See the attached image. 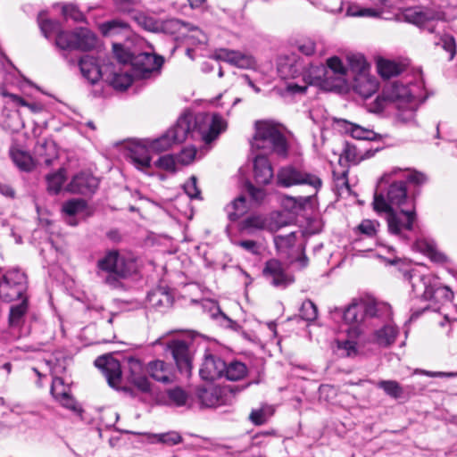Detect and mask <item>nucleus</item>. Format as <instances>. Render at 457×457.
Returning <instances> with one entry per match:
<instances>
[{"label": "nucleus", "instance_id": "nucleus-1", "mask_svg": "<svg viewBox=\"0 0 457 457\" xmlns=\"http://www.w3.org/2000/svg\"><path fill=\"white\" fill-rule=\"evenodd\" d=\"M225 129V121L219 114L191 112L183 113L167 133L176 144L183 143L188 137L210 144Z\"/></svg>", "mask_w": 457, "mask_h": 457}, {"label": "nucleus", "instance_id": "nucleus-2", "mask_svg": "<svg viewBox=\"0 0 457 457\" xmlns=\"http://www.w3.org/2000/svg\"><path fill=\"white\" fill-rule=\"evenodd\" d=\"M334 312H337L344 322L349 326L347 336L352 338H358L364 332L370 320L389 321L392 318L391 306L374 299H354L344 310L335 308Z\"/></svg>", "mask_w": 457, "mask_h": 457}, {"label": "nucleus", "instance_id": "nucleus-3", "mask_svg": "<svg viewBox=\"0 0 457 457\" xmlns=\"http://www.w3.org/2000/svg\"><path fill=\"white\" fill-rule=\"evenodd\" d=\"M133 41L135 44L129 40L124 44L113 43V54L120 63L131 64L135 76L146 78L162 67L163 59L153 53L141 51L142 46L145 45L143 39L135 37Z\"/></svg>", "mask_w": 457, "mask_h": 457}, {"label": "nucleus", "instance_id": "nucleus-4", "mask_svg": "<svg viewBox=\"0 0 457 457\" xmlns=\"http://www.w3.org/2000/svg\"><path fill=\"white\" fill-rule=\"evenodd\" d=\"M39 26L46 38L56 33L55 45L61 49L90 51L96 46V34L87 28H78L72 31L62 30L60 24L52 20H44Z\"/></svg>", "mask_w": 457, "mask_h": 457}, {"label": "nucleus", "instance_id": "nucleus-5", "mask_svg": "<svg viewBox=\"0 0 457 457\" xmlns=\"http://www.w3.org/2000/svg\"><path fill=\"white\" fill-rule=\"evenodd\" d=\"M373 207L377 212L386 213V222L388 232L407 241L408 237L404 235L405 230H411L413 223L416 220V212L412 205L411 209L395 211L387 204L382 194L375 193Z\"/></svg>", "mask_w": 457, "mask_h": 457}, {"label": "nucleus", "instance_id": "nucleus-6", "mask_svg": "<svg viewBox=\"0 0 457 457\" xmlns=\"http://www.w3.org/2000/svg\"><path fill=\"white\" fill-rule=\"evenodd\" d=\"M252 148L265 149L280 156H287V144L285 136L270 122L256 121Z\"/></svg>", "mask_w": 457, "mask_h": 457}, {"label": "nucleus", "instance_id": "nucleus-7", "mask_svg": "<svg viewBox=\"0 0 457 457\" xmlns=\"http://www.w3.org/2000/svg\"><path fill=\"white\" fill-rule=\"evenodd\" d=\"M27 291V276L18 269L8 270L0 281V298L4 302L29 298Z\"/></svg>", "mask_w": 457, "mask_h": 457}, {"label": "nucleus", "instance_id": "nucleus-8", "mask_svg": "<svg viewBox=\"0 0 457 457\" xmlns=\"http://www.w3.org/2000/svg\"><path fill=\"white\" fill-rule=\"evenodd\" d=\"M277 184L283 187L305 185L318 191L322 186V180L314 173L293 165H287L278 170Z\"/></svg>", "mask_w": 457, "mask_h": 457}, {"label": "nucleus", "instance_id": "nucleus-9", "mask_svg": "<svg viewBox=\"0 0 457 457\" xmlns=\"http://www.w3.org/2000/svg\"><path fill=\"white\" fill-rule=\"evenodd\" d=\"M346 69L341 60L333 56L327 60V66L321 65L318 68V74L315 79L319 80L322 87L328 90H335L342 87Z\"/></svg>", "mask_w": 457, "mask_h": 457}, {"label": "nucleus", "instance_id": "nucleus-10", "mask_svg": "<svg viewBox=\"0 0 457 457\" xmlns=\"http://www.w3.org/2000/svg\"><path fill=\"white\" fill-rule=\"evenodd\" d=\"M411 100H414V96L410 88L402 83L394 81L387 83L383 87L382 93L375 100L374 110L381 112L390 103L405 104Z\"/></svg>", "mask_w": 457, "mask_h": 457}, {"label": "nucleus", "instance_id": "nucleus-11", "mask_svg": "<svg viewBox=\"0 0 457 457\" xmlns=\"http://www.w3.org/2000/svg\"><path fill=\"white\" fill-rule=\"evenodd\" d=\"M166 351L170 353L179 372L189 376L195 352L193 344L186 340H171L167 344Z\"/></svg>", "mask_w": 457, "mask_h": 457}, {"label": "nucleus", "instance_id": "nucleus-12", "mask_svg": "<svg viewBox=\"0 0 457 457\" xmlns=\"http://www.w3.org/2000/svg\"><path fill=\"white\" fill-rule=\"evenodd\" d=\"M403 15L408 22L426 28L429 33L435 32L434 21L445 20L444 12L430 7L409 8L404 12Z\"/></svg>", "mask_w": 457, "mask_h": 457}, {"label": "nucleus", "instance_id": "nucleus-13", "mask_svg": "<svg viewBox=\"0 0 457 457\" xmlns=\"http://www.w3.org/2000/svg\"><path fill=\"white\" fill-rule=\"evenodd\" d=\"M29 309V298L22 300L10 307L8 318V331L5 338L9 341H14L23 336L22 327L25 322V317Z\"/></svg>", "mask_w": 457, "mask_h": 457}, {"label": "nucleus", "instance_id": "nucleus-14", "mask_svg": "<svg viewBox=\"0 0 457 457\" xmlns=\"http://www.w3.org/2000/svg\"><path fill=\"white\" fill-rule=\"evenodd\" d=\"M159 30L174 37L175 39L184 37L187 32L192 31V38H196L198 43L205 44L207 42L206 36L198 29H191L190 24L181 20L171 18L159 22Z\"/></svg>", "mask_w": 457, "mask_h": 457}, {"label": "nucleus", "instance_id": "nucleus-15", "mask_svg": "<svg viewBox=\"0 0 457 457\" xmlns=\"http://www.w3.org/2000/svg\"><path fill=\"white\" fill-rule=\"evenodd\" d=\"M403 278L409 281L412 291L417 297L420 296L424 300L431 297V287L435 281V277L430 274H421L416 270H404L403 271Z\"/></svg>", "mask_w": 457, "mask_h": 457}, {"label": "nucleus", "instance_id": "nucleus-16", "mask_svg": "<svg viewBox=\"0 0 457 457\" xmlns=\"http://www.w3.org/2000/svg\"><path fill=\"white\" fill-rule=\"evenodd\" d=\"M95 365L103 372L110 386L117 388L121 381L120 362L111 355L99 356Z\"/></svg>", "mask_w": 457, "mask_h": 457}, {"label": "nucleus", "instance_id": "nucleus-17", "mask_svg": "<svg viewBox=\"0 0 457 457\" xmlns=\"http://www.w3.org/2000/svg\"><path fill=\"white\" fill-rule=\"evenodd\" d=\"M150 151V146L146 147L138 141H131L127 143L124 154L138 170H145L151 166Z\"/></svg>", "mask_w": 457, "mask_h": 457}, {"label": "nucleus", "instance_id": "nucleus-18", "mask_svg": "<svg viewBox=\"0 0 457 457\" xmlns=\"http://www.w3.org/2000/svg\"><path fill=\"white\" fill-rule=\"evenodd\" d=\"M225 363L220 356L206 351L199 370L200 377L210 381L223 378Z\"/></svg>", "mask_w": 457, "mask_h": 457}, {"label": "nucleus", "instance_id": "nucleus-19", "mask_svg": "<svg viewBox=\"0 0 457 457\" xmlns=\"http://www.w3.org/2000/svg\"><path fill=\"white\" fill-rule=\"evenodd\" d=\"M98 185V179L92 173L81 171L72 178L67 190L73 194L91 195L95 193Z\"/></svg>", "mask_w": 457, "mask_h": 457}, {"label": "nucleus", "instance_id": "nucleus-20", "mask_svg": "<svg viewBox=\"0 0 457 457\" xmlns=\"http://www.w3.org/2000/svg\"><path fill=\"white\" fill-rule=\"evenodd\" d=\"M262 274L274 287H286L293 281L277 259H270L265 262Z\"/></svg>", "mask_w": 457, "mask_h": 457}, {"label": "nucleus", "instance_id": "nucleus-21", "mask_svg": "<svg viewBox=\"0 0 457 457\" xmlns=\"http://www.w3.org/2000/svg\"><path fill=\"white\" fill-rule=\"evenodd\" d=\"M97 266L101 270L112 272L119 277H127L129 274L124 258L116 251L107 253L104 258L98 261Z\"/></svg>", "mask_w": 457, "mask_h": 457}, {"label": "nucleus", "instance_id": "nucleus-22", "mask_svg": "<svg viewBox=\"0 0 457 457\" xmlns=\"http://www.w3.org/2000/svg\"><path fill=\"white\" fill-rule=\"evenodd\" d=\"M147 372L152 378L163 384L172 383L175 379L172 365L166 363L164 361H150L147 365Z\"/></svg>", "mask_w": 457, "mask_h": 457}, {"label": "nucleus", "instance_id": "nucleus-23", "mask_svg": "<svg viewBox=\"0 0 457 457\" xmlns=\"http://www.w3.org/2000/svg\"><path fill=\"white\" fill-rule=\"evenodd\" d=\"M216 58L241 69H251L255 65V61L252 55L239 51L220 49L217 53Z\"/></svg>", "mask_w": 457, "mask_h": 457}, {"label": "nucleus", "instance_id": "nucleus-24", "mask_svg": "<svg viewBox=\"0 0 457 457\" xmlns=\"http://www.w3.org/2000/svg\"><path fill=\"white\" fill-rule=\"evenodd\" d=\"M254 180L258 185H268L274 178L272 166L268 158L262 154H257L253 160Z\"/></svg>", "mask_w": 457, "mask_h": 457}, {"label": "nucleus", "instance_id": "nucleus-25", "mask_svg": "<svg viewBox=\"0 0 457 457\" xmlns=\"http://www.w3.org/2000/svg\"><path fill=\"white\" fill-rule=\"evenodd\" d=\"M79 67L81 75L90 84H96L102 78V71L100 69L97 60L89 55H85L79 61Z\"/></svg>", "mask_w": 457, "mask_h": 457}, {"label": "nucleus", "instance_id": "nucleus-26", "mask_svg": "<svg viewBox=\"0 0 457 457\" xmlns=\"http://www.w3.org/2000/svg\"><path fill=\"white\" fill-rule=\"evenodd\" d=\"M239 232L245 236H255L268 229V220L263 215L251 214L242 220L238 225Z\"/></svg>", "mask_w": 457, "mask_h": 457}, {"label": "nucleus", "instance_id": "nucleus-27", "mask_svg": "<svg viewBox=\"0 0 457 457\" xmlns=\"http://www.w3.org/2000/svg\"><path fill=\"white\" fill-rule=\"evenodd\" d=\"M353 87L361 97L369 98L378 90V81L368 72L359 73L354 77Z\"/></svg>", "mask_w": 457, "mask_h": 457}, {"label": "nucleus", "instance_id": "nucleus-28", "mask_svg": "<svg viewBox=\"0 0 457 457\" xmlns=\"http://www.w3.org/2000/svg\"><path fill=\"white\" fill-rule=\"evenodd\" d=\"M99 29L104 37H113L122 35L129 39L131 36L129 24L120 19H113L100 24Z\"/></svg>", "mask_w": 457, "mask_h": 457}, {"label": "nucleus", "instance_id": "nucleus-29", "mask_svg": "<svg viewBox=\"0 0 457 457\" xmlns=\"http://www.w3.org/2000/svg\"><path fill=\"white\" fill-rule=\"evenodd\" d=\"M341 122L344 131L347 134H350L351 137L355 139L375 141L379 140L382 137L381 135L358 124L352 123L345 120Z\"/></svg>", "mask_w": 457, "mask_h": 457}, {"label": "nucleus", "instance_id": "nucleus-30", "mask_svg": "<svg viewBox=\"0 0 457 457\" xmlns=\"http://www.w3.org/2000/svg\"><path fill=\"white\" fill-rule=\"evenodd\" d=\"M386 202L389 206L397 205L401 207L407 203V187L404 181H395L390 184Z\"/></svg>", "mask_w": 457, "mask_h": 457}, {"label": "nucleus", "instance_id": "nucleus-31", "mask_svg": "<svg viewBox=\"0 0 457 457\" xmlns=\"http://www.w3.org/2000/svg\"><path fill=\"white\" fill-rule=\"evenodd\" d=\"M195 395L204 407H214L220 402V390L214 386H198Z\"/></svg>", "mask_w": 457, "mask_h": 457}, {"label": "nucleus", "instance_id": "nucleus-32", "mask_svg": "<svg viewBox=\"0 0 457 457\" xmlns=\"http://www.w3.org/2000/svg\"><path fill=\"white\" fill-rule=\"evenodd\" d=\"M35 154L38 162L50 166L53 161L57 158L54 143L47 140L38 143L35 147Z\"/></svg>", "mask_w": 457, "mask_h": 457}, {"label": "nucleus", "instance_id": "nucleus-33", "mask_svg": "<svg viewBox=\"0 0 457 457\" xmlns=\"http://www.w3.org/2000/svg\"><path fill=\"white\" fill-rule=\"evenodd\" d=\"M10 156L14 164L24 171H29L34 166L31 155L17 146H12L9 151Z\"/></svg>", "mask_w": 457, "mask_h": 457}, {"label": "nucleus", "instance_id": "nucleus-34", "mask_svg": "<svg viewBox=\"0 0 457 457\" xmlns=\"http://www.w3.org/2000/svg\"><path fill=\"white\" fill-rule=\"evenodd\" d=\"M395 119L398 123L411 124L415 121L416 101L411 100L405 104H397Z\"/></svg>", "mask_w": 457, "mask_h": 457}, {"label": "nucleus", "instance_id": "nucleus-35", "mask_svg": "<svg viewBox=\"0 0 457 457\" xmlns=\"http://www.w3.org/2000/svg\"><path fill=\"white\" fill-rule=\"evenodd\" d=\"M398 335V329L392 324H386L381 328L376 330L375 339L380 346H389L395 343Z\"/></svg>", "mask_w": 457, "mask_h": 457}, {"label": "nucleus", "instance_id": "nucleus-36", "mask_svg": "<svg viewBox=\"0 0 457 457\" xmlns=\"http://www.w3.org/2000/svg\"><path fill=\"white\" fill-rule=\"evenodd\" d=\"M247 367L245 363L233 361L229 363H225L223 378L231 381H237L244 378L247 374Z\"/></svg>", "mask_w": 457, "mask_h": 457}, {"label": "nucleus", "instance_id": "nucleus-37", "mask_svg": "<svg viewBox=\"0 0 457 457\" xmlns=\"http://www.w3.org/2000/svg\"><path fill=\"white\" fill-rule=\"evenodd\" d=\"M247 211L246 199L240 195L234 199L225 207L228 218L230 221H236L242 217Z\"/></svg>", "mask_w": 457, "mask_h": 457}, {"label": "nucleus", "instance_id": "nucleus-38", "mask_svg": "<svg viewBox=\"0 0 457 457\" xmlns=\"http://www.w3.org/2000/svg\"><path fill=\"white\" fill-rule=\"evenodd\" d=\"M148 301L153 307L162 310L171 307L173 298L168 292L158 289L148 295Z\"/></svg>", "mask_w": 457, "mask_h": 457}, {"label": "nucleus", "instance_id": "nucleus-39", "mask_svg": "<svg viewBox=\"0 0 457 457\" xmlns=\"http://www.w3.org/2000/svg\"><path fill=\"white\" fill-rule=\"evenodd\" d=\"M66 170L64 169H59L56 172L46 176L47 191L50 194L57 195L65 181Z\"/></svg>", "mask_w": 457, "mask_h": 457}, {"label": "nucleus", "instance_id": "nucleus-40", "mask_svg": "<svg viewBox=\"0 0 457 457\" xmlns=\"http://www.w3.org/2000/svg\"><path fill=\"white\" fill-rule=\"evenodd\" d=\"M430 290L431 297L428 300H434L436 302H449L453 297V293L448 287L441 286L437 281L436 278L433 283V287Z\"/></svg>", "mask_w": 457, "mask_h": 457}, {"label": "nucleus", "instance_id": "nucleus-41", "mask_svg": "<svg viewBox=\"0 0 457 457\" xmlns=\"http://www.w3.org/2000/svg\"><path fill=\"white\" fill-rule=\"evenodd\" d=\"M362 159H363V155L358 150V148L355 145H353L349 142L345 143L342 154H340V159H339L340 162L344 160L346 162H351V163L356 164Z\"/></svg>", "mask_w": 457, "mask_h": 457}, {"label": "nucleus", "instance_id": "nucleus-42", "mask_svg": "<svg viewBox=\"0 0 457 457\" xmlns=\"http://www.w3.org/2000/svg\"><path fill=\"white\" fill-rule=\"evenodd\" d=\"M435 45L441 47L448 54V61H452L454 58L456 54V42L452 35L444 34L439 36Z\"/></svg>", "mask_w": 457, "mask_h": 457}, {"label": "nucleus", "instance_id": "nucleus-43", "mask_svg": "<svg viewBox=\"0 0 457 457\" xmlns=\"http://www.w3.org/2000/svg\"><path fill=\"white\" fill-rule=\"evenodd\" d=\"M378 71L381 77L389 79L398 75L401 72V67L393 61L381 59L378 62Z\"/></svg>", "mask_w": 457, "mask_h": 457}, {"label": "nucleus", "instance_id": "nucleus-44", "mask_svg": "<svg viewBox=\"0 0 457 457\" xmlns=\"http://www.w3.org/2000/svg\"><path fill=\"white\" fill-rule=\"evenodd\" d=\"M381 12L373 8H362L356 4H347L346 16L351 17H377Z\"/></svg>", "mask_w": 457, "mask_h": 457}, {"label": "nucleus", "instance_id": "nucleus-45", "mask_svg": "<svg viewBox=\"0 0 457 457\" xmlns=\"http://www.w3.org/2000/svg\"><path fill=\"white\" fill-rule=\"evenodd\" d=\"M166 395L169 401L178 407L187 405L189 399L187 393L179 386L168 389Z\"/></svg>", "mask_w": 457, "mask_h": 457}, {"label": "nucleus", "instance_id": "nucleus-46", "mask_svg": "<svg viewBox=\"0 0 457 457\" xmlns=\"http://www.w3.org/2000/svg\"><path fill=\"white\" fill-rule=\"evenodd\" d=\"M378 388H381L385 393L395 398H401L403 395V389L400 384L395 380H381L377 384Z\"/></svg>", "mask_w": 457, "mask_h": 457}, {"label": "nucleus", "instance_id": "nucleus-47", "mask_svg": "<svg viewBox=\"0 0 457 457\" xmlns=\"http://www.w3.org/2000/svg\"><path fill=\"white\" fill-rule=\"evenodd\" d=\"M349 67L355 75L359 73H366L369 68L364 56L360 54H350L347 56Z\"/></svg>", "mask_w": 457, "mask_h": 457}, {"label": "nucleus", "instance_id": "nucleus-48", "mask_svg": "<svg viewBox=\"0 0 457 457\" xmlns=\"http://www.w3.org/2000/svg\"><path fill=\"white\" fill-rule=\"evenodd\" d=\"M273 409L270 406H264L260 409L253 410L249 415V420L254 425L260 426L267 422L272 416Z\"/></svg>", "mask_w": 457, "mask_h": 457}, {"label": "nucleus", "instance_id": "nucleus-49", "mask_svg": "<svg viewBox=\"0 0 457 457\" xmlns=\"http://www.w3.org/2000/svg\"><path fill=\"white\" fill-rule=\"evenodd\" d=\"M87 207V203L83 199H71L66 201L62 205V211L70 217H73L79 212H83Z\"/></svg>", "mask_w": 457, "mask_h": 457}, {"label": "nucleus", "instance_id": "nucleus-50", "mask_svg": "<svg viewBox=\"0 0 457 457\" xmlns=\"http://www.w3.org/2000/svg\"><path fill=\"white\" fill-rule=\"evenodd\" d=\"M110 83L117 90H125L132 84V77L128 72H115Z\"/></svg>", "mask_w": 457, "mask_h": 457}, {"label": "nucleus", "instance_id": "nucleus-51", "mask_svg": "<svg viewBox=\"0 0 457 457\" xmlns=\"http://www.w3.org/2000/svg\"><path fill=\"white\" fill-rule=\"evenodd\" d=\"M132 18L139 26L146 30H159V22L155 21L153 18L148 17L142 12H134Z\"/></svg>", "mask_w": 457, "mask_h": 457}, {"label": "nucleus", "instance_id": "nucleus-52", "mask_svg": "<svg viewBox=\"0 0 457 457\" xmlns=\"http://www.w3.org/2000/svg\"><path fill=\"white\" fill-rule=\"evenodd\" d=\"M173 144L174 140L166 132L164 135L153 140L150 144V149L155 153L167 151Z\"/></svg>", "mask_w": 457, "mask_h": 457}, {"label": "nucleus", "instance_id": "nucleus-53", "mask_svg": "<svg viewBox=\"0 0 457 457\" xmlns=\"http://www.w3.org/2000/svg\"><path fill=\"white\" fill-rule=\"evenodd\" d=\"M422 244L423 251L433 262L445 263L448 261L447 256L440 252L433 243L424 242Z\"/></svg>", "mask_w": 457, "mask_h": 457}, {"label": "nucleus", "instance_id": "nucleus-54", "mask_svg": "<svg viewBox=\"0 0 457 457\" xmlns=\"http://www.w3.org/2000/svg\"><path fill=\"white\" fill-rule=\"evenodd\" d=\"M235 244H236V245L244 249L245 252H247L253 255H255V256L261 255L262 252L263 250L262 244L256 240L245 239V240H240Z\"/></svg>", "mask_w": 457, "mask_h": 457}, {"label": "nucleus", "instance_id": "nucleus-55", "mask_svg": "<svg viewBox=\"0 0 457 457\" xmlns=\"http://www.w3.org/2000/svg\"><path fill=\"white\" fill-rule=\"evenodd\" d=\"M68 393H70L69 386L65 385L62 378L54 377L51 385V394L54 399L58 400Z\"/></svg>", "mask_w": 457, "mask_h": 457}, {"label": "nucleus", "instance_id": "nucleus-56", "mask_svg": "<svg viewBox=\"0 0 457 457\" xmlns=\"http://www.w3.org/2000/svg\"><path fill=\"white\" fill-rule=\"evenodd\" d=\"M300 315L302 319L307 321H312L316 320L318 316V309L313 302L306 300L302 303L300 309Z\"/></svg>", "mask_w": 457, "mask_h": 457}, {"label": "nucleus", "instance_id": "nucleus-57", "mask_svg": "<svg viewBox=\"0 0 457 457\" xmlns=\"http://www.w3.org/2000/svg\"><path fill=\"white\" fill-rule=\"evenodd\" d=\"M62 15L75 21H82L84 20L83 13L79 10L78 6L73 4H65L62 9Z\"/></svg>", "mask_w": 457, "mask_h": 457}, {"label": "nucleus", "instance_id": "nucleus-58", "mask_svg": "<svg viewBox=\"0 0 457 457\" xmlns=\"http://www.w3.org/2000/svg\"><path fill=\"white\" fill-rule=\"evenodd\" d=\"M379 223L376 220H364L358 226L360 233L366 235L367 237H373L377 234Z\"/></svg>", "mask_w": 457, "mask_h": 457}, {"label": "nucleus", "instance_id": "nucleus-59", "mask_svg": "<svg viewBox=\"0 0 457 457\" xmlns=\"http://www.w3.org/2000/svg\"><path fill=\"white\" fill-rule=\"evenodd\" d=\"M129 381L143 393L151 391V384L144 373L131 377Z\"/></svg>", "mask_w": 457, "mask_h": 457}, {"label": "nucleus", "instance_id": "nucleus-60", "mask_svg": "<svg viewBox=\"0 0 457 457\" xmlns=\"http://www.w3.org/2000/svg\"><path fill=\"white\" fill-rule=\"evenodd\" d=\"M185 193L191 199H200L201 191L197 187V179L195 176L189 178V179L184 185Z\"/></svg>", "mask_w": 457, "mask_h": 457}, {"label": "nucleus", "instance_id": "nucleus-61", "mask_svg": "<svg viewBox=\"0 0 457 457\" xmlns=\"http://www.w3.org/2000/svg\"><path fill=\"white\" fill-rule=\"evenodd\" d=\"M154 165L168 171H173L176 168L174 158L170 154L159 157Z\"/></svg>", "mask_w": 457, "mask_h": 457}, {"label": "nucleus", "instance_id": "nucleus-62", "mask_svg": "<svg viewBox=\"0 0 457 457\" xmlns=\"http://www.w3.org/2000/svg\"><path fill=\"white\" fill-rule=\"evenodd\" d=\"M156 436L159 442L168 445H174L181 441L180 435L174 431L159 434Z\"/></svg>", "mask_w": 457, "mask_h": 457}, {"label": "nucleus", "instance_id": "nucleus-63", "mask_svg": "<svg viewBox=\"0 0 457 457\" xmlns=\"http://www.w3.org/2000/svg\"><path fill=\"white\" fill-rule=\"evenodd\" d=\"M128 368H129V375L128 379L131 377H135L137 375L144 373L143 365L141 361L136 358L129 357L128 358Z\"/></svg>", "mask_w": 457, "mask_h": 457}, {"label": "nucleus", "instance_id": "nucleus-64", "mask_svg": "<svg viewBox=\"0 0 457 457\" xmlns=\"http://www.w3.org/2000/svg\"><path fill=\"white\" fill-rule=\"evenodd\" d=\"M356 338L349 337L347 340L339 341L338 342V348L341 350L345 351L346 356H352L356 354L357 348H356V342L354 341Z\"/></svg>", "mask_w": 457, "mask_h": 457}]
</instances>
